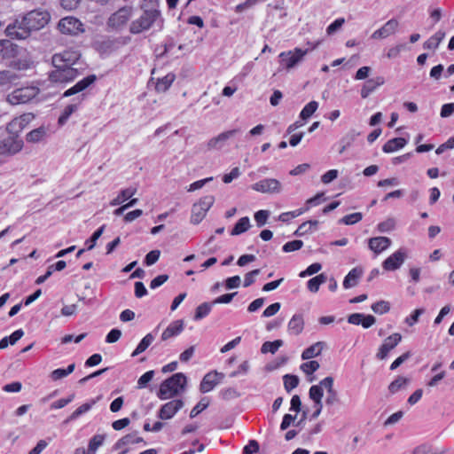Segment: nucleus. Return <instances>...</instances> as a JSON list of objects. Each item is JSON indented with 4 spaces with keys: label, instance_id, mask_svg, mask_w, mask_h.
<instances>
[{
    "label": "nucleus",
    "instance_id": "obj_27",
    "mask_svg": "<svg viewBox=\"0 0 454 454\" xmlns=\"http://www.w3.org/2000/svg\"><path fill=\"white\" fill-rule=\"evenodd\" d=\"M143 442H144V439L140 436H137V432H133V433L128 434L124 435L123 437H121V439H119L115 442L114 448L115 450H119V449L122 448L123 446H126L129 444L140 443Z\"/></svg>",
    "mask_w": 454,
    "mask_h": 454
},
{
    "label": "nucleus",
    "instance_id": "obj_50",
    "mask_svg": "<svg viewBox=\"0 0 454 454\" xmlns=\"http://www.w3.org/2000/svg\"><path fill=\"white\" fill-rule=\"evenodd\" d=\"M395 227V221L394 218H387V220L380 223L377 229L380 232L385 233L393 231Z\"/></svg>",
    "mask_w": 454,
    "mask_h": 454
},
{
    "label": "nucleus",
    "instance_id": "obj_42",
    "mask_svg": "<svg viewBox=\"0 0 454 454\" xmlns=\"http://www.w3.org/2000/svg\"><path fill=\"white\" fill-rule=\"evenodd\" d=\"M95 401H92L90 403H86L78 407L65 421V423H68L69 421L75 420L83 413L89 411L92 405L95 404Z\"/></svg>",
    "mask_w": 454,
    "mask_h": 454
},
{
    "label": "nucleus",
    "instance_id": "obj_10",
    "mask_svg": "<svg viewBox=\"0 0 454 454\" xmlns=\"http://www.w3.org/2000/svg\"><path fill=\"white\" fill-rule=\"evenodd\" d=\"M80 53L77 51L67 50L60 53L54 54L52 64L54 67L74 66L80 59Z\"/></svg>",
    "mask_w": 454,
    "mask_h": 454
},
{
    "label": "nucleus",
    "instance_id": "obj_40",
    "mask_svg": "<svg viewBox=\"0 0 454 454\" xmlns=\"http://www.w3.org/2000/svg\"><path fill=\"white\" fill-rule=\"evenodd\" d=\"M284 344L282 340H276L274 341H265L261 348V352L262 354L271 353L275 354L278 349L282 347Z\"/></svg>",
    "mask_w": 454,
    "mask_h": 454
},
{
    "label": "nucleus",
    "instance_id": "obj_35",
    "mask_svg": "<svg viewBox=\"0 0 454 454\" xmlns=\"http://www.w3.org/2000/svg\"><path fill=\"white\" fill-rule=\"evenodd\" d=\"M46 137V129L44 127H39L28 132L26 139L29 143H38L43 140Z\"/></svg>",
    "mask_w": 454,
    "mask_h": 454
},
{
    "label": "nucleus",
    "instance_id": "obj_45",
    "mask_svg": "<svg viewBox=\"0 0 454 454\" xmlns=\"http://www.w3.org/2000/svg\"><path fill=\"white\" fill-rule=\"evenodd\" d=\"M363 219L362 213L356 212L353 214L347 215L339 220V223H343L346 225L355 224L360 222Z\"/></svg>",
    "mask_w": 454,
    "mask_h": 454
},
{
    "label": "nucleus",
    "instance_id": "obj_5",
    "mask_svg": "<svg viewBox=\"0 0 454 454\" xmlns=\"http://www.w3.org/2000/svg\"><path fill=\"white\" fill-rule=\"evenodd\" d=\"M131 15V7H121L108 18L106 25L112 30H121L129 20Z\"/></svg>",
    "mask_w": 454,
    "mask_h": 454
},
{
    "label": "nucleus",
    "instance_id": "obj_1",
    "mask_svg": "<svg viewBox=\"0 0 454 454\" xmlns=\"http://www.w3.org/2000/svg\"><path fill=\"white\" fill-rule=\"evenodd\" d=\"M51 15L47 11L35 9L20 16L5 28V34L11 39L24 40L33 31L44 27L50 21Z\"/></svg>",
    "mask_w": 454,
    "mask_h": 454
},
{
    "label": "nucleus",
    "instance_id": "obj_15",
    "mask_svg": "<svg viewBox=\"0 0 454 454\" xmlns=\"http://www.w3.org/2000/svg\"><path fill=\"white\" fill-rule=\"evenodd\" d=\"M399 27V22L396 19H391L387 21L380 28L375 30L372 35V39H385L389 35H394Z\"/></svg>",
    "mask_w": 454,
    "mask_h": 454
},
{
    "label": "nucleus",
    "instance_id": "obj_9",
    "mask_svg": "<svg viewBox=\"0 0 454 454\" xmlns=\"http://www.w3.org/2000/svg\"><path fill=\"white\" fill-rule=\"evenodd\" d=\"M56 69L50 74V79L55 82H68L75 79L78 75L77 68L74 66L55 67Z\"/></svg>",
    "mask_w": 454,
    "mask_h": 454
},
{
    "label": "nucleus",
    "instance_id": "obj_51",
    "mask_svg": "<svg viewBox=\"0 0 454 454\" xmlns=\"http://www.w3.org/2000/svg\"><path fill=\"white\" fill-rule=\"evenodd\" d=\"M209 405V401L207 398H202L191 411L190 418L193 419L198 416L202 411L207 409Z\"/></svg>",
    "mask_w": 454,
    "mask_h": 454
},
{
    "label": "nucleus",
    "instance_id": "obj_4",
    "mask_svg": "<svg viewBox=\"0 0 454 454\" xmlns=\"http://www.w3.org/2000/svg\"><path fill=\"white\" fill-rule=\"evenodd\" d=\"M39 92V88L35 86L19 88L7 96V101L12 105L27 104L34 99Z\"/></svg>",
    "mask_w": 454,
    "mask_h": 454
},
{
    "label": "nucleus",
    "instance_id": "obj_19",
    "mask_svg": "<svg viewBox=\"0 0 454 454\" xmlns=\"http://www.w3.org/2000/svg\"><path fill=\"white\" fill-rule=\"evenodd\" d=\"M391 239L387 237H374L368 239V247L369 248L374 252L376 254H379L387 249L391 246Z\"/></svg>",
    "mask_w": 454,
    "mask_h": 454
},
{
    "label": "nucleus",
    "instance_id": "obj_3",
    "mask_svg": "<svg viewBox=\"0 0 454 454\" xmlns=\"http://www.w3.org/2000/svg\"><path fill=\"white\" fill-rule=\"evenodd\" d=\"M186 382L187 378L184 373H175L160 384L157 396L160 400L172 398L184 389Z\"/></svg>",
    "mask_w": 454,
    "mask_h": 454
},
{
    "label": "nucleus",
    "instance_id": "obj_57",
    "mask_svg": "<svg viewBox=\"0 0 454 454\" xmlns=\"http://www.w3.org/2000/svg\"><path fill=\"white\" fill-rule=\"evenodd\" d=\"M322 269V265L319 262H314L310 264L305 270L300 272L299 277L305 278L317 273Z\"/></svg>",
    "mask_w": 454,
    "mask_h": 454
},
{
    "label": "nucleus",
    "instance_id": "obj_43",
    "mask_svg": "<svg viewBox=\"0 0 454 454\" xmlns=\"http://www.w3.org/2000/svg\"><path fill=\"white\" fill-rule=\"evenodd\" d=\"M409 383V379L399 376L388 386V390L391 394L398 392L402 387H404Z\"/></svg>",
    "mask_w": 454,
    "mask_h": 454
},
{
    "label": "nucleus",
    "instance_id": "obj_60",
    "mask_svg": "<svg viewBox=\"0 0 454 454\" xmlns=\"http://www.w3.org/2000/svg\"><path fill=\"white\" fill-rule=\"evenodd\" d=\"M220 395L223 399L224 400H230L234 399L239 396V392L234 387H227L224 389H222L220 392Z\"/></svg>",
    "mask_w": 454,
    "mask_h": 454
},
{
    "label": "nucleus",
    "instance_id": "obj_52",
    "mask_svg": "<svg viewBox=\"0 0 454 454\" xmlns=\"http://www.w3.org/2000/svg\"><path fill=\"white\" fill-rule=\"evenodd\" d=\"M302 247H303V242L300 239H295V240L289 241V242L286 243L283 246L282 250L285 253H290V252H294V251L300 250Z\"/></svg>",
    "mask_w": 454,
    "mask_h": 454
},
{
    "label": "nucleus",
    "instance_id": "obj_11",
    "mask_svg": "<svg viewBox=\"0 0 454 454\" xmlns=\"http://www.w3.org/2000/svg\"><path fill=\"white\" fill-rule=\"evenodd\" d=\"M252 189L262 193H279L281 183L275 178H265L252 184Z\"/></svg>",
    "mask_w": 454,
    "mask_h": 454
},
{
    "label": "nucleus",
    "instance_id": "obj_38",
    "mask_svg": "<svg viewBox=\"0 0 454 454\" xmlns=\"http://www.w3.org/2000/svg\"><path fill=\"white\" fill-rule=\"evenodd\" d=\"M154 340V336L152 333L146 334L141 341L137 346L136 349L132 352L131 356H137L139 354L145 351V349L152 344Z\"/></svg>",
    "mask_w": 454,
    "mask_h": 454
},
{
    "label": "nucleus",
    "instance_id": "obj_20",
    "mask_svg": "<svg viewBox=\"0 0 454 454\" xmlns=\"http://www.w3.org/2000/svg\"><path fill=\"white\" fill-rule=\"evenodd\" d=\"M333 378L332 376L325 377L324 379L325 388L327 392V396L325 398L326 405L333 406L335 403H339V395L337 390L333 388Z\"/></svg>",
    "mask_w": 454,
    "mask_h": 454
},
{
    "label": "nucleus",
    "instance_id": "obj_55",
    "mask_svg": "<svg viewBox=\"0 0 454 454\" xmlns=\"http://www.w3.org/2000/svg\"><path fill=\"white\" fill-rule=\"evenodd\" d=\"M270 216L268 210H259L254 214V220L258 227H262Z\"/></svg>",
    "mask_w": 454,
    "mask_h": 454
},
{
    "label": "nucleus",
    "instance_id": "obj_64",
    "mask_svg": "<svg viewBox=\"0 0 454 454\" xmlns=\"http://www.w3.org/2000/svg\"><path fill=\"white\" fill-rule=\"evenodd\" d=\"M454 114V103L442 105L440 115L442 118H448Z\"/></svg>",
    "mask_w": 454,
    "mask_h": 454
},
{
    "label": "nucleus",
    "instance_id": "obj_31",
    "mask_svg": "<svg viewBox=\"0 0 454 454\" xmlns=\"http://www.w3.org/2000/svg\"><path fill=\"white\" fill-rule=\"evenodd\" d=\"M445 37V32L439 30L429 37L423 44L426 50H436Z\"/></svg>",
    "mask_w": 454,
    "mask_h": 454
},
{
    "label": "nucleus",
    "instance_id": "obj_58",
    "mask_svg": "<svg viewBox=\"0 0 454 454\" xmlns=\"http://www.w3.org/2000/svg\"><path fill=\"white\" fill-rule=\"evenodd\" d=\"M215 202V198L212 195H207L201 198L198 202H196L201 208L207 213L209 208L213 206Z\"/></svg>",
    "mask_w": 454,
    "mask_h": 454
},
{
    "label": "nucleus",
    "instance_id": "obj_23",
    "mask_svg": "<svg viewBox=\"0 0 454 454\" xmlns=\"http://www.w3.org/2000/svg\"><path fill=\"white\" fill-rule=\"evenodd\" d=\"M20 79V75L11 70L0 71V87L10 88L15 85Z\"/></svg>",
    "mask_w": 454,
    "mask_h": 454
},
{
    "label": "nucleus",
    "instance_id": "obj_46",
    "mask_svg": "<svg viewBox=\"0 0 454 454\" xmlns=\"http://www.w3.org/2000/svg\"><path fill=\"white\" fill-rule=\"evenodd\" d=\"M283 380L285 388L287 392L295 388L299 384V378L296 375L286 374Z\"/></svg>",
    "mask_w": 454,
    "mask_h": 454
},
{
    "label": "nucleus",
    "instance_id": "obj_18",
    "mask_svg": "<svg viewBox=\"0 0 454 454\" xmlns=\"http://www.w3.org/2000/svg\"><path fill=\"white\" fill-rule=\"evenodd\" d=\"M223 378V373H218L217 372H212L207 373L200 385V391L201 393H207L211 391L220 381L221 379Z\"/></svg>",
    "mask_w": 454,
    "mask_h": 454
},
{
    "label": "nucleus",
    "instance_id": "obj_41",
    "mask_svg": "<svg viewBox=\"0 0 454 454\" xmlns=\"http://www.w3.org/2000/svg\"><path fill=\"white\" fill-rule=\"evenodd\" d=\"M207 213L197 203H194L192 208L191 223H200L206 216Z\"/></svg>",
    "mask_w": 454,
    "mask_h": 454
},
{
    "label": "nucleus",
    "instance_id": "obj_28",
    "mask_svg": "<svg viewBox=\"0 0 454 454\" xmlns=\"http://www.w3.org/2000/svg\"><path fill=\"white\" fill-rule=\"evenodd\" d=\"M407 144V140L403 137H395L388 140L382 147V151L386 153H394L402 149Z\"/></svg>",
    "mask_w": 454,
    "mask_h": 454
},
{
    "label": "nucleus",
    "instance_id": "obj_48",
    "mask_svg": "<svg viewBox=\"0 0 454 454\" xmlns=\"http://www.w3.org/2000/svg\"><path fill=\"white\" fill-rule=\"evenodd\" d=\"M371 308L374 313L382 315L389 311L390 305L388 301H380L373 303Z\"/></svg>",
    "mask_w": 454,
    "mask_h": 454
},
{
    "label": "nucleus",
    "instance_id": "obj_61",
    "mask_svg": "<svg viewBox=\"0 0 454 454\" xmlns=\"http://www.w3.org/2000/svg\"><path fill=\"white\" fill-rule=\"evenodd\" d=\"M160 252L159 250H152L150 251L145 258V263L147 266H151L154 264L160 258Z\"/></svg>",
    "mask_w": 454,
    "mask_h": 454
},
{
    "label": "nucleus",
    "instance_id": "obj_14",
    "mask_svg": "<svg viewBox=\"0 0 454 454\" xmlns=\"http://www.w3.org/2000/svg\"><path fill=\"white\" fill-rule=\"evenodd\" d=\"M183 406L184 402L180 399L169 401L160 407L158 417L162 420L170 419Z\"/></svg>",
    "mask_w": 454,
    "mask_h": 454
},
{
    "label": "nucleus",
    "instance_id": "obj_63",
    "mask_svg": "<svg viewBox=\"0 0 454 454\" xmlns=\"http://www.w3.org/2000/svg\"><path fill=\"white\" fill-rule=\"evenodd\" d=\"M261 270L259 269L253 270L245 275L244 286L248 287L255 281L254 278L259 275Z\"/></svg>",
    "mask_w": 454,
    "mask_h": 454
},
{
    "label": "nucleus",
    "instance_id": "obj_36",
    "mask_svg": "<svg viewBox=\"0 0 454 454\" xmlns=\"http://www.w3.org/2000/svg\"><path fill=\"white\" fill-rule=\"evenodd\" d=\"M79 106H80V103L67 105L62 111L61 114L59 115L58 123L60 126H63L64 124H66L67 121H68L69 117L74 112H76L78 110Z\"/></svg>",
    "mask_w": 454,
    "mask_h": 454
},
{
    "label": "nucleus",
    "instance_id": "obj_2",
    "mask_svg": "<svg viewBox=\"0 0 454 454\" xmlns=\"http://www.w3.org/2000/svg\"><path fill=\"white\" fill-rule=\"evenodd\" d=\"M163 21L159 10H145L138 19L130 23L129 32L133 35H137L150 29L153 25L158 26L160 30L163 27Z\"/></svg>",
    "mask_w": 454,
    "mask_h": 454
},
{
    "label": "nucleus",
    "instance_id": "obj_37",
    "mask_svg": "<svg viewBox=\"0 0 454 454\" xmlns=\"http://www.w3.org/2000/svg\"><path fill=\"white\" fill-rule=\"evenodd\" d=\"M34 114L31 113L24 114L20 117L13 119L10 122L9 126L13 129L19 128L20 129H22L29 121L34 119Z\"/></svg>",
    "mask_w": 454,
    "mask_h": 454
},
{
    "label": "nucleus",
    "instance_id": "obj_30",
    "mask_svg": "<svg viewBox=\"0 0 454 454\" xmlns=\"http://www.w3.org/2000/svg\"><path fill=\"white\" fill-rule=\"evenodd\" d=\"M176 79V75L173 73H168L165 76L157 80L155 90L158 92H166L172 85Z\"/></svg>",
    "mask_w": 454,
    "mask_h": 454
},
{
    "label": "nucleus",
    "instance_id": "obj_47",
    "mask_svg": "<svg viewBox=\"0 0 454 454\" xmlns=\"http://www.w3.org/2000/svg\"><path fill=\"white\" fill-rule=\"evenodd\" d=\"M105 438V434H95L89 442L90 452H96L103 445Z\"/></svg>",
    "mask_w": 454,
    "mask_h": 454
},
{
    "label": "nucleus",
    "instance_id": "obj_29",
    "mask_svg": "<svg viewBox=\"0 0 454 454\" xmlns=\"http://www.w3.org/2000/svg\"><path fill=\"white\" fill-rule=\"evenodd\" d=\"M137 191V188L132 186L121 190L117 197L111 200L110 205L118 206L122 204L124 201L135 195Z\"/></svg>",
    "mask_w": 454,
    "mask_h": 454
},
{
    "label": "nucleus",
    "instance_id": "obj_13",
    "mask_svg": "<svg viewBox=\"0 0 454 454\" xmlns=\"http://www.w3.org/2000/svg\"><path fill=\"white\" fill-rule=\"evenodd\" d=\"M402 340V335L398 333H395L390 336L387 337L382 345L380 347L376 357L380 360H384L387 357L389 352L394 349Z\"/></svg>",
    "mask_w": 454,
    "mask_h": 454
},
{
    "label": "nucleus",
    "instance_id": "obj_26",
    "mask_svg": "<svg viewBox=\"0 0 454 454\" xmlns=\"http://www.w3.org/2000/svg\"><path fill=\"white\" fill-rule=\"evenodd\" d=\"M288 332L291 334L298 335L300 334L304 328V319L302 315L295 314L292 317L288 323Z\"/></svg>",
    "mask_w": 454,
    "mask_h": 454
},
{
    "label": "nucleus",
    "instance_id": "obj_62",
    "mask_svg": "<svg viewBox=\"0 0 454 454\" xmlns=\"http://www.w3.org/2000/svg\"><path fill=\"white\" fill-rule=\"evenodd\" d=\"M425 312L424 309H415L412 314L406 317L405 323L409 325L410 326L414 325L418 321L419 317Z\"/></svg>",
    "mask_w": 454,
    "mask_h": 454
},
{
    "label": "nucleus",
    "instance_id": "obj_21",
    "mask_svg": "<svg viewBox=\"0 0 454 454\" xmlns=\"http://www.w3.org/2000/svg\"><path fill=\"white\" fill-rule=\"evenodd\" d=\"M385 79L382 76H377L367 80L362 86L360 94L362 98H367L371 93H372L378 87L383 85Z\"/></svg>",
    "mask_w": 454,
    "mask_h": 454
},
{
    "label": "nucleus",
    "instance_id": "obj_33",
    "mask_svg": "<svg viewBox=\"0 0 454 454\" xmlns=\"http://www.w3.org/2000/svg\"><path fill=\"white\" fill-rule=\"evenodd\" d=\"M324 379L320 380L319 384L313 385L310 387L309 391V396L314 403L322 402V397L324 395Z\"/></svg>",
    "mask_w": 454,
    "mask_h": 454
},
{
    "label": "nucleus",
    "instance_id": "obj_24",
    "mask_svg": "<svg viewBox=\"0 0 454 454\" xmlns=\"http://www.w3.org/2000/svg\"><path fill=\"white\" fill-rule=\"evenodd\" d=\"M363 275V269L360 267H356L352 269L348 275L345 277L343 280V286L346 289L356 286L357 285L358 279Z\"/></svg>",
    "mask_w": 454,
    "mask_h": 454
},
{
    "label": "nucleus",
    "instance_id": "obj_44",
    "mask_svg": "<svg viewBox=\"0 0 454 454\" xmlns=\"http://www.w3.org/2000/svg\"><path fill=\"white\" fill-rule=\"evenodd\" d=\"M318 103L317 101H310L301 111L300 117L302 120L309 118L317 109Z\"/></svg>",
    "mask_w": 454,
    "mask_h": 454
},
{
    "label": "nucleus",
    "instance_id": "obj_8",
    "mask_svg": "<svg viewBox=\"0 0 454 454\" xmlns=\"http://www.w3.org/2000/svg\"><path fill=\"white\" fill-rule=\"evenodd\" d=\"M308 51V49L302 50L301 48H295L294 51H283L278 56L280 64L289 70L298 65Z\"/></svg>",
    "mask_w": 454,
    "mask_h": 454
},
{
    "label": "nucleus",
    "instance_id": "obj_53",
    "mask_svg": "<svg viewBox=\"0 0 454 454\" xmlns=\"http://www.w3.org/2000/svg\"><path fill=\"white\" fill-rule=\"evenodd\" d=\"M359 132H356L355 129L349 130L345 136H343L340 141L341 145H345L346 146L349 147L357 136H359Z\"/></svg>",
    "mask_w": 454,
    "mask_h": 454
},
{
    "label": "nucleus",
    "instance_id": "obj_12",
    "mask_svg": "<svg viewBox=\"0 0 454 454\" xmlns=\"http://www.w3.org/2000/svg\"><path fill=\"white\" fill-rule=\"evenodd\" d=\"M407 258L406 250L400 248L388 256L383 262L382 267L385 270L394 271L399 269Z\"/></svg>",
    "mask_w": 454,
    "mask_h": 454
},
{
    "label": "nucleus",
    "instance_id": "obj_16",
    "mask_svg": "<svg viewBox=\"0 0 454 454\" xmlns=\"http://www.w3.org/2000/svg\"><path fill=\"white\" fill-rule=\"evenodd\" d=\"M240 132L239 129H233L224 132L220 133L218 136L212 137L207 142L208 149H221L226 144V142L235 137L238 133Z\"/></svg>",
    "mask_w": 454,
    "mask_h": 454
},
{
    "label": "nucleus",
    "instance_id": "obj_54",
    "mask_svg": "<svg viewBox=\"0 0 454 454\" xmlns=\"http://www.w3.org/2000/svg\"><path fill=\"white\" fill-rule=\"evenodd\" d=\"M319 363L317 361L312 360L306 362L301 365V369L306 374H312L319 368Z\"/></svg>",
    "mask_w": 454,
    "mask_h": 454
},
{
    "label": "nucleus",
    "instance_id": "obj_22",
    "mask_svg": "<svg viewBox=\"0 0 454 454\" xmlns=\"http://www.w3.org/2000/svg\"><path fill=\"white\" fill-rule=\"evenodd\" d=\"M184 330V321L176 320L172 322L162 333L161 340H167L172 337L177 336Z\"/></svg>",
    "mask_w": 454,
    "mask_h": 454
},
{
    "label": "nucleus",
    "instance_id": "obj_7",
    "mask_svg": "<svg viewBox=\"0 0 454 454\" xmlns=\"http://www.w3.org/2000/svg\"><path fill=\"white\" fill-rule=\"evenodd\" d=\"M23 146V142L13 136H7L0 139V162L6 156L19 153Z\"/></svg>",
    "mask_w": 454,
    "mask_h": 454
},
{
    "label": "nucleus",
    "instance_id": "obj_17",
    "mask_svg": "<svg viewBox=\"0 0 454 454\" xmlns=\"http://www.w3.org/2000/svg\"><path fill=\"white\" fill-rule=\"evenodd\" d=\"M19 46L7 39L0 40V64L17 57Z\"/></svg>",
    "mask_w": 454,
    "mask_h": 454
},
{
    "label": "nucleus",
    "instance_id": "obj_32",
    "mask_svg": "<svg viewBox=\"0 0 454 454\" xmlns=\"http://www.w3.org/2000/svg\"><path fill=\"white\" fill-rule=\"evenodd\" d=\"M250 227H251V224H250L249 217L248 216L241 217L238 221V223L234 225L232 230L231 231V236L240 235V234L246 232L247 231H248V229Z\"/></svg>",
    "mask_w": 454,
    "mask_h": 454
},
{
    "label": "nucleus",
    "instance_id": "obj_49",
    "mask_svg": "<svg viewBox=\"0 0 454 454\" xmlns=\"http://www.w3.org/2000/svg\"><path fill=\"white\" fill-rule=\"evenodd\" d=\"M106 225H102L99 227L93 234L92 236L86 240L85 244L87 245V250H91L96 246L97 240L101 237L105 231Z\"/></svg>",
    "mask_w": 454,
    "mask_h": 454
},
{
    "label": "nucleus",
    "instance_id": "obj_25",
    "mask_svg": "<svg viewBox=\"0 0 454 454\" xmlns=\"http://www.w3.org/2000/svg\"><path fill=\"white\" fill-rule=\"evenodd\" d=\"M325 343L324 341H317L309 348H305L301 353L302 360H309L319 356L324 349Z\"/></svg>",
    "mask_w": 454,
    "mask_h": 454
},
{
    "label": "nucleus",
    "instance_id": "obj_6",
    "mask_svg": "<svg viewBox=\"0 0 454 454\" xmlns=\"http://www.w3.org/2000/svg\"><path fill=\"white\" fill-rule=\"evenodd\" d=\"M58 28L64 35H78L85 31L82 21L74 17H65L59 21Z\"/></svg>",
    "mask_w": 454,
    "mask_h": 454
},
{
    "label": "nucleus",
    "instance_id": "obj_56",
    "mask_svg": "<svg viewBox=\"0 0 454 454\" xmlns=\"http://www.w3.org/2000/svg\"><path fill=\"white\" fill-rule=\"evenodd\" d=\"M306 210H307V208L306 209L300 208V209H297L294 211L282 213L279 215L278 220L281 222H288L291 218H294V217L301 215Z\"/></svg>",
    "mask_w": 454,
    "mask_h": 454
},
{
    "label": "nucleus",
    "instance_id": "obj_39",
    "mask_svg": "<svg viewBox=\"0 0 454 454\" xmlns=\"http://www.w3.org/2000/svg\"><path fill=\"white\" fill-rule=\"evenodd\" d=\"M327 278L325 274H319L310 278L307 283L308 289L312 293H317L322 284L325 283Z\"/></svg>",
    "mask_w": 454,
    "mask_h": 454
},
{
    "label": "nucleus",
    "instance_id": "obj_34",
    "mask_svg": "<svg viewBox=\"0 0 454 454\" xmlns=\"http://www.w3.org/2000/svg\"><path fill=\"white\" fill-rule=\"evenodd\" d=\"M214 305L213 301L200 304L195 309L193 319L199 321L206 317L210 313Z\"/></svg>",
    "mask_w": 454,
    "mask_h": 454
},
{
    "label": "nucleus",
    "instance_id": "obj_59",
    "mask_svg": "<svg viewBox=\"0 0 454 454\" xmlns=\"http://www.w3.org/2000/svg\"><path fill=\"white\" fill-rule=\"evenodd\" d=\"M154 375L153 371H148L145 373H144L137 380V387L138 388H144L146 387L147 383H149Z\"/></svg>",
    "mask_w": 454,
    "mask_h": 454
}]
</instances>
